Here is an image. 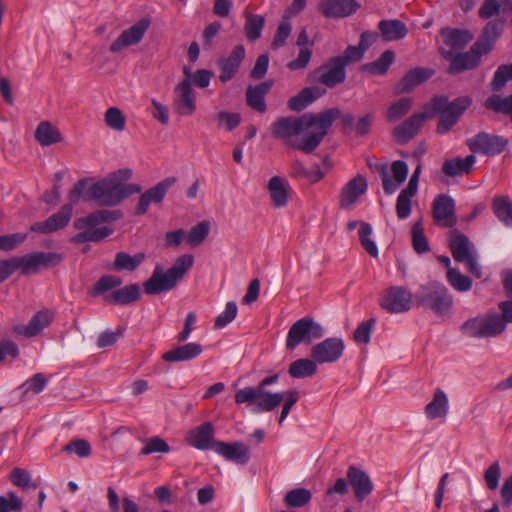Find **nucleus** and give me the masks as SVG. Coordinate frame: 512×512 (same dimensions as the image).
I'll return each instance as SVG.
<instances>
[{
  "label": "nucleus",
  "mask_w": 512,
  "mask_h": 512,
  "mask_svg": "<svg viewBox=\"0 0 512 512\" xmlns=\"http://www.w3.org/2000/svg\"><path fill=\"white\" fill-rule=\"evenodd\" d=\"M339 116V108H330L317 114L280 117L271 125V134L289 148L310 154L321 144Z\"/></svg>",
  "instance_id": "obj_1"
},
{
  "label": "nucleus",
  "mask_w": 512,
  "mask_h": 512,
  "mask_svg": "<svg viewBox=\"0 0 512 512\" xmlns=\"http://www.w3.org/2000/svg\"><path fill=\"white\" fill-rule=\"evenodd\" d=\"M132 177V170L123 168L116 170L106 177L94 181L93 178H83L74 183L69 192V200L78 203L94 201L99 206L113 207L123 200L138 194L142 188L138 184L126 183Z\"/></svg>",
  "instance_id": "obj_2"
},
{
  "label": "nucleus",
  "mask_w": 512,
  "mask_h": 512,
  "mask_svg": "<svg viewBox=\"0 0 512 512\" xmlns=\"http://www.w3.org/2000/svg\"><path fill=\"white\" fill-rule=\"evenodd\" d=\"M193 263V255L184 254L177 257L167 270L161 264H156L150 278L143 283L144 292L147 295H159L173 290L192 268Z\"/></svg>",
  "instance_id": "obj_3"
},
{
  "label": "nucleus",
  "mask_w": 512,
  "mask_h": 512,
  "mask_svg": "<svg viewBox=\"0 0 512 512\" xmlns=\"http://www.w3.org/2000/svg\"><path fill=\"white\" fill-rule=\"evenodd\" d=\"M278 374L262 379L257 386H247L235 393L237 404L247 403L253 406L256 413L270 412L283 401V393H271L266 387L277 382Z\"/></svg>",
  "instance_id": "obj_4"
},
{
  "label": "nucleus",
  "mask_w": 512,
  "mask_h": 512,
  "mask_svg": "<svg viewBox=\"0 0 512 512\" xmlns=\"http://www.w3.org/2000/svg\"><path fill=\"white\" fill-rule=\"evenodd\" d=\"M470 96H460L449 101L447 96L436 95L431 100L432 109L439 114L436 131L446 134L459 121L464 112L472 105Z\"/></svg>",
  "instance_id": "obj_5"
},
{
  "label": "nucleus",
  "mask_w": 512,
  "mask_h": 512,
  "mask_svg": "<svg viewBox=\"0 0 512 512\" xmlns=\"http://www.w3.org/2000/svg\"><path fill=\"white\" fill-rule=\"evenodd\" d=\"M417 304L433 311L438 316L447 315L453 307V296L445 285L433 281L421 286L416 295Z\"/></svg>",
  "instance_id": "obj_6"
},
{
  "label": "nucleus",
  "mask_w": 512,
  "mask_h": 512,
  "mask_svg": "<svg viewBox=\"0 0 512 512\" xmlns=\"http://www.w3.org/2000/svg\"><path fill=\"white\" fill-rule=\"evenodd\" d=\"M324 333V328L320 323L312 317H303L290 327L286 347L289 350H294L301 343L310 344L314 340L322 338Z\"/></svg>",
  "instance_id": "obj_7"
},
{
  "label": "nucleus",
  "mask_w": 512,
  "mask_h": 512,
  "mask_svg": "<svg viewBox=\"0 0 512 512\" xmlns=\"http://www.w3.org/2000/svg\"><path fill=\"white\" fill-rule=\"evenodd\" d=\"M508 143L507 138L487 132H479L466 141V145L472 153H480L486 156L501 154L507 148Z\"/></svg>",
  "instance_id": "obj_8"
},
{
  "label": "nucleus",
  "mask_w": 512,
  "mask_h": 512,
  "mask_svg": "<svg viewBox=\"0 0 512 512\" xmlns=\"http://www.w3.org/2000/svg\"><path fill=\"white\" fill-rule=\"evenodd\" d=\"M17 262V270L20 269L23 275L37 273L40 268L53 267L59 264L62 257L54 252H35L18 257L14 256Z\"/></svg>",
  "instance_id": "obj_9"
},
{
  "label": "nucleus",
  "mask_w": 512,
  "mask_h": 512,
  "mask_svg": "<svg viewBox=\"0 0 512 512\" xmlns=\"http://www.w3.org/2000/svg\"><path fill=\"white\" fill-rule=\"evenodd\" d=\"M379 303L390 313H404L412 307V294L404 287L391 286L383 292Z\"/></svg>",
  "instance_id": "obj_10"
},
{
  "label": "nucleus",
  "mask_w": 512,
  "mask_h": 512,
  "mask_svg": "<svg viewBox=\"0 0 512 512\" xmlns=\"http://www.w3.org/2000/svg\"><path fill=\"white\" fill-rule=\"evenodd\" d=\"M344 349L345 344L341 338L330 337L312 346L310 357L317 364L334 363L342 357Z\"/></svg>",
  "instance_id": "obj_11"
},
{
  "label": "nucleus",
  "mask_w": 512,
  "mask_h": 512,
  "mask_svg": "<svg viewBox=\"0 0 512 512\" xmlns=\"http://www.w3.org/2000/svg\"><path fill=\"white\" fill-rule=\"evenodd\" d=\"M176 182V177H167L158 182L155 186L149 188L144 193H142L135 207L134 214L137 216L144 215L148 211L150 204L153 203L157 205L162 203L168 190Z\"/></svg>",
  "instance_id": "obj_12"
},
{
  "label": "nucleus",
  "mask_w": 512,
  "mask_h": 512,
  "mask_svg": "<svg viewBox=\"0 0 512 512\" xmlns=\"http://www.w3.org/2000/svg\"><path fill=\"white\" fill-rule=\"evenodd\" d=\"M432 216L438 226L454 227L457 224L454 199L446 194L438 195L432 203Z\"/></svg>",
  "instance_id": "obj_13"
},
{
  "label": "nucleus",
  "mask_w": 512,
  "mask_h": 512,
  "mask_svg": "<svg viewBox=\"0 0 512 512\" xmlns=\"http://www.w3.org/2000/svg\"><path fill=\"white\" fill-rule=\"evenodd\" d=\"M314 75H318V82L333 88L342 84L346 80V68L339 58L331 57L328 61L313 71Z\"/></svg>",
  "instance_id": "obj_14"
},
{
  "label": "nucleus",
  "mask_w": 512,
  "mask_h": 512,
  "mask_svg": "<svg viewBox=\"0 0 512 512\" xmlns=\"http://www.w3.org/2000/svg\"><path fill=\"white\" fill-rule=\"evenodd\" d=\"M150 26V21L146 18L139 20L137 23L122 31L119 37L110 45L111 53H118L121 50L137 45L143 39L146 31Z\"/></svg>",
  "instance_id": "obj_15"
},
{
  "label": "nucleus",
  "mask_w": 512,
  "mask_h": 512,
  "mask_svg": "<svg viewBox=\"0 0 512 512\" xmlns=\"http://www.w3.org/2000/svg\"><path fill=\"white\" fill-rule=\"evenodd\" d=\"M245 56L244 46L236 45L229 56H221L217 59L216 64L220 71L219 80L222 83H226L236 76Z\"/></svg>",
  "instance_id": "obj_16"
},
{
  "label": "nucleus",
  "mask_w": 512,
  "mask_h": 512,
  "mask_svg": "<svg viewBox=\"0 0 512 512\" xmlns=\"http://www.w3.org/2000/svg\"><path fill=\"white\" fill-rule=\"evenodd\" d=\"M73 214L71 204L63 205L60 210L45 221L35 222L30 230L37 233L49 234L67 226Z\"/></svg>",
  "instance_id": "obj_17"
},
{
  "label": "nucleus",
  "mask_w": 512,
  "mask_h": 512,
  "mask_svg": "<svg viewBox=\"0 0 512 512\" xmlns=\"http://www.w3.org/2000/svg\"><path fill=\"white\" fill-rule=\"evenodd\" d=\"M425 113H414L393 129L396 143L404 145L412 140L420 131L426 120Z\"/></svg>",
  "instance_id": "obj_18"
},
{
  "label": "nucleus",
  "mask_w": 512,
  "mask_h": 512,
  "mask_svg": "<svg viewBox=\"0 0 512 512\" xmlns=\"http://www.w3.org/2000/svg\"><path fill=\"white\" fill-rule=\"evenodd\" d=\"M367 187V179L361 174L350 179L340 192V208L351 209L359 197L366 192Z\"/></svg>",
  "instance_id": "obj_19"
},
{
  "label": "nucleus",
  "mask_w": 512,
  "mask_h": 512,
  "mask_svg": "<svg viewBox=\"0 0 512 512\" xmlns=\"http://www.w3.org/2000/svg\"><path fill=\"white\" fill-rule=\"evenodd\" d=\"M212 449L226 460L240 465L247 464L250 459V450L248 446L242 442L227 443L216 441Z\"/></svg>",
  "instance_id": "obj_20"
},
{
  "label": "nucleus",
  "mask_w": 512,
  "mask_h": 512,
  "mask_svg": "<svg viewBox=\"0 0 512 512\" xmlns=\"http://www.w3.org/2000/svg\"><path fill=\"white\" fill-rule=\"evenodd\" d=\"M464 335L473 338H490L498 336L497 330L489 314L484 318H471L461 325Z\"/></svg>",
  "instance_id": "obj_21"
},
{
  "label": "nucleus",
  "mask_w": 512,
  "mask_h": 512,
  "mask_svg": "<svg viewBox=\"0 0 512 512\" xmlns=\"http://www.w3.org/2000/svg\"><path fill=\"white\" fill-rule=\"evenodd\" d=\"M448 245L454 260L459 263L476 253L474 244L457 229L450 231Z\"/></svg>",
  "instance_id": "obj_22"
},
{
  "label": "nucleus",
  "mask_w": 512,
  "mask_h": 512,
  "mask_svg": "<svg viewBox=\"0 0 512 512\" xmlns=\"http://www.w3.org/2000/svg\"><path fill=\"white\" fill-rule=\"evenodd\" d=\"M174 92L176 94L174 99L176 112L182 116L192 115L196 110L192 86L187 81H181L176 85Z\"/></svg>",
  "instance_id": "obj_23"
},
{
  "label": "nucleus",
  "mask_w": 512,
  "mask_h": 512,
  "mask_svg": "<svg viewBox=\"0 0 512 512\" xmlns=\"http://www.w3.org/2000/svg\"><path fill=\"white\" fill-rule=\"evenodd\" d=\"M347 479L353 488L355 498L358 502H362L374 489L369 475L355 466L348 467Z\"/></svg>",
  "instance_id": "obj_24"
},
{
  "label": "nucleus",
  "mask_w": 512,
  "mask_h": 512,
  "mask_svg": "<svg viewBox=\"0 0 512 512\" xmlns=\"http://www.w3.org/2000/svg\"><path fill=\"white\" fill-rule=\"evenodd\" d=\"M484 53L473 44L469 51L456 54L450 62L448 73L456 75L479 66Z\"/></svg>",
  "instance_id": "obj_25"
},
{
  "label": "nucleus",
  "mask_w": 512,
  "mask_h": 512,
  "mask_svg": "<svg viewBox=\"0 0 512 512\" xmlns=\"http://www.w3.org/2000/svg\"><path fill=\"white\" fill-rule=\"evenodd\" d=\"M360 4L356 0H323L319 11L327 18H344L355 13Z\"/></svg>",
  "instance_id": "obj_26"
},
{
  "label": "nucleus",
  "mask_w": 512,
  "mask_h": 512,
  "mask_svg": "<svg viewBox=\"0 0 512 512\" xmlns=\"http://www.w3.org/2000/svg\"><path fill=\"white\" fill-rule=\"evenodd\" d=\"M187 442L192 447L199 450L212 449L216 442L214 440V426L210 422H205L200 426L188 432Z\"/></svg>",
  "instance_id": "obj_27"
},
{
  "label": "nucleus",
  "mask_w": 512,
  "mask_h": 512,
  "mask_svg": "<svg viewBox=\"0 0 512 512\" xmlns=\"http://www.w3.org/2000/svg\"><path fill=\"white\" fill-rule=\"evenodd\" d=\"M503 32V21L502 20H491L485 25L482 34L474 43L475 48H479L482 53H489L497 39Z\"/></svg>",
  "instance_id": "obj_28"
},
{
  "label": "nucleus",
  "mask_w": 512,
  "mask_h": 512,
  "mask_svg": "<svg viewBox=\"0 0 512 512\" xmlns=\"http://www.w3.org/2000/svg\"><path fill=\"white\" fill-rule=\"evenodd\" d=\"M123 217L120 210H97L86 217L78 218L74 221V227L78 230H83L86 227H94L101 223H109L116 221Z\"/></svg>",
  "instance_id": "obj_29"
},
{
  "label": "nucleus",
  "mask_w": 512,
  "mask_h": 512,
  "mask_svg": "<svg viewBox=\"0 0 512 512\" xmlns=\"http://www.w3.org/2000/svg\"><path fill=\"white\" fill-rule=\"evenodd\" d=\"M202 352L201 344L190 342L163 353L161 358L166 362H186L197 358Z\"/></svg>",
  "instance_id": "obj_30"
},
{
  "label": "nucleus",
  "mask_w": 512,
  "mask_h": 512,
  "mask_svg": "<svg viewBox=\"0 0 512 512\" xmlns=\"http://www.w3.org/2000/svg\"><path fill=\"white\" fill-rule=\"evenodd\" d=\"M267 189L274 208H283L288 203L290 186L285 178L273 176L267 184Z\"/></svg>",
  "instance_id": "obj_31"
},
{
  "label": "nucleus",
  "mask_w": 512,
  "mask_h": 512,
  "mask_svg": "<svg viewBox=\"0 0 512 512\" xmlns=\"http://www.w3.org/2000/svg\"><path fill=\"white\" fill-rule=\"evenodd\" d=\"M325 93L326 89L319 86L305 87L297 95L288 100L287 106L291 111H302Z\"/></svg>",
  "instance_id": "obj_32"
},
{
  "label": "nucleus",
  "mask_w": 512,
  "mask_h": 512,
  "mask_svg": "<svg viewBox=\"0 0 512 512\" xmlns=\"http://www.w3.org/2000/svg\"><path fill=\"white\" fill-rule=\"evenodd\" d=\"M273 85L271 80L261 82L255 86H248L246 89V101L253 110L264 113L267 109L265 95L269 93Z\"/></svg>",
  "instance_id": "obj_33"
},
{
  "label": "nucleus",
  "mask_w": 512,
  "mask_h": 512,
  "mask_svg": "<svg viewBox=\"0 0 512 512\" xmlns=\"http://www.w3.org/2000/svg\"><path fill=\"white\" fill-rule=\"evenodd\" d=\"M141 292L138 284H128L108 294L103 299L112 305H129L140 299Z\"/></svg>",
  "instance_id": "obj_34"
},
{
  "label": "nucleus",
  "mask_w": 512,
  "mask_h": 512,
  "mask_svg": "<svg viewBox=\"0 0 512 512\" xmlns=\"http://www.w3.org/2000/svg\"><path fill=\"white\" fill-rule=\"evenodd\" d=\"M425 415L428 419H445L449 411L447 394L440 388H436L432 400L425 406Z\"/></svg>",
  "instance_id": "obj_35"
},
{
  "label": "nucleus",
  "mask_w": 512,
  "mask_h": 512,
  "mask_svg": "<svg viewBox=\"0 0 512 512\" xmlns=\"http://www.w3.org/2000/svg\"><path fill=\"white\" fill-rule=\"evenodd\" d=\"M145 259L146 254L144 252H138L134 255H130L127 252L120 251L115 254L110 270L115 272H133L138 269Z\"/></svg>",
  "instance_id": "obj_36"
},
{
  "label": "nucleus",
  "mask_w": 512,
  "mask_h": 512,
  "mask_svg": "<svg viewBox=\"0 0 512 512\" xmlns=\"http://www.w3.org/2000/svg\"><path fill=\"white\" fill-rule=\"evenodd\" d=\"M432 74V71L421 67L409 70L397 84V93H408L412 91L416 86L428 80Z\"/></svg>",
  "instance_id": "obj_37"
},
{
  "label": "nucleus",
  "mask_w": 512,
  "mask_h": 512,
  "mask_svg": "<svg viewBox=\"0 0 512 512\" xmlns=\"http://www.w3.org/2000/svg\"><path fill=\"white\" fill-rule=\"evenodd\" d=\"M51 317L48 312H37L28 322V324L15 325L13 330L16 334L32 337L40 333L46 326L49 325Z\"/></svg>",
  "instance_id": "obj_38"
},
{
  "label": "nucleus",
  "mask_w": 512,
  "mask_h": 512,
  "mask_svg": "<svg viewBox=\"0 0 512 512\" xmlns=\"http://www.w3.org/2000/svg\"><path fill=\"white\" fill-rule=\"evenodd\" d=\"M34 137L41 146H50L63 140L59 129L50 121H41L35 129Z\"/></svg>",
  "instance_id": "obj_39"
},
{
  "label": "nucleus",
  "mask_w": 512,
  "mask_h": 512,
  "mask_svg": "<svg viewBox=\"0 0 512 512\" xmlns=\"http://www.w3.org/2000/svg\"><path fill=\"white\" fill-rule=\"evenodd\" d=\"M378 29L381 33V37L385 41H397L404 38L408 29L404 22L401 20H381L378 23Z\"/></svg>",
  "instance_id": "obj_40"
},
{
  "label": "nucleus",
  "mask_w": 512,
  "mask_h": 512,
  "mask_svg": "<svg viewBox=\"0 0 512 512\" xmlns=\"http://www.w3.org/2000/svg\"><path fill=\"white\" fill-rule=\"evenodd\" d=\"M475 161L476 158L472 154L466 156L465 158L449 159L443 163L442 172L450 177L468 174L471 171Z\"/></svg>",
  "instance_id": "obj_41"
},
{
  "label": "nucleus",
  "mask_w": 512,
  "mask_h": 512,
  "mask_svg": "<svg viewBox=\"0 0 512 512\" xmlns=\"http://www.w3.org/2000/svg\"><path fill=\"white\" fill-rule=\"evenodd\" d=\"M441 35L445 44L453 49H461L473 39V34L466 29L444 28Z\"/></svg>",
  "instance_id": "obj_42"
},
{
  "label": "nucleus",
  "mask_w": 512,
  "mask_h": 512,
  "mask_svg": "<svg viewBox=\"0 0 512 512\" xmlns=\"http://www.w3.org/2000/svg\"><path fill=\"white\" fill-rule=\"evenodd\" d=\"M496 93L485 100L484 107L495 113L509 115L512 122V93L506 97Z\"/></svg>",
  "instance_id": "obj_43"
},
{
  "label": "nucleus",
  "mask_w": 512,
  "mask_h": 512,
  "mask_svg": "<svg viewBox=\"0 0 512 512\" xmlns=\"http://www.w3.org/2000/svg\"><path fill=\"white\" fill-rule=\"evenodd\" d=\"M501 314L489 313L498 335L502 334L508 323L512 324V299L501 301L498 304Z\"/></svg>",
  "instance_id": "obj_44"
},
{
  "label": "nucleus",
  "mask_w": 512,
  "mask_h": 512,
  "mask_svg": "<svg viewBox=\"0 0 512 512\" xmlns=\"http://www.w3.org/2000/svg\"><path fill=\"white\" fill-rule=\"evenodd\" d=\"M317 372V362L315 360L301 358L293 361L288 369V373L292 378L311 377Z\"/></svg>",
  "instance_id": "obj_45"
},
{
  "label": "nucleus",
  "mask_w": 512,
  "mask_h": 512,
  "mask_svg": "<svg viewBox=\"0 0 512 512\" xmlns=\"http://www.w3.org/2000/svg\"><path fill=\"white\" fill-rule=\"evenodd\" d=\"M394 60L395 53L392 50H386L376 61L362 65L361 70L373 75H384L393 64Z\"/></svg>",
  "instance_id": "obj_46"
},
{
  "label": "nucleus",
  "mask_w": 512,
  "mask_h": 512,
  "mask_svg": "<svg viewBox=\"0 0 512 512\" xmlns=\"http://www.w3.org/2000/svg\"><path fill=\"white\" fill-rule=\"evenodd\" d=\"M492 209L496 217L505 225L512 224V201L507 196L493 199Z\"/></svg>",
  "instance_id": "obj_47"
},
{
  "label": "nucleus",
  "mask_w": 512,
  "mask_h": 512,
  "mask_svg": "<svg viewBox=\"0 0 512 512\" xmlns=\"http://www.w3.org/2000/svg\"><path fill=\"white\" fill-rule=\"evenodd\" d=\"M265 25V19L258 14H247L244 31L249 41H256L260 38L261 32Z\"/></svg>",
  "instance_id": "obj_48"
},
{
  "label": "nucleus",
  "mask_w": 512,
  "mask_h": 512,
  "mask_svg": "<svg viewBox=\"0 0 512 512\" xmlns=\"http://www.w3.org/2000/svg\"><path fill=\"white\" fill-rule=\"evenodd\" d=\"M413 99L404 97L397 102L392 103L386 112V119L388 122H396L404 117L412 108Z\"/></svg>",
  "instance_id": "obj_49"
},
{
  "label": "nucleus",
  "mask_w": 512,
  "mask_h": 512,
  "mask_svg": "<svg viewBox=\"0 0 512 512\" xmlns=\"http://www.w3.org/2000/svg\"><path fill=\"white\" fill-rule=\"evenodd\" d=\"M209 232L210 223L207 220H203L189 230L186 242L191 247H197L208 237Z\"/></svg>",
  "instance_id": "obj_50"
},
{
  "label": "nucleus",
  "mask_w": 512,
  "mask_h": 512,
  "mask_svg": "<svg viewBox=\"0 0 512 512\" xmlns=\"http://www.w3.org/2000/svg\"><path fill=\"white\" fill-rule=\"evenodd\" d=\"M448 283L458 292H466L472 288V279L463 275L456 268H449L446 273Z\"/></svg>",
  "instance_id": "obj_51"
},
{
  "label": "nucleus",
  "mask_w": 512,
  "mask_h": 512,
  "mask_svg": "<svg viewBox=\"0 0 512 512\" xmlns=\"http://www.w3.org/2000/svg\"><path fill=\"white\" fill-rule=\"evenodd\" d=\"M508 81H512V63L498 66L490 82V89L493 92H499Z\"/></svg>",
  "instance_id": "obj_52"
},
{
  "label": "nucleus",
  "mask_w": 512,
  "mask_h": 512,
  "mask_svg": "<svg viewBox=\"0 0 512 512\" xmlns=\"http://www.w3.org/2000/svg\"><path fill=\"white\" fill-rule=\"evenodd\" d=\"M311 497V492L308 489L295 488L286 493L284 503L288 507H303L311 500Z\"/></svg>",
  "instance_id": "obj_53"
},
{
  "label": "nucleus",
  "mask_w": 512,
  "mask_h": 512,
  "mask_svg": "<svg viewBox=\"0 0 512 512\" xmlns=\"http://www.w3.org/2000/svg\"><path fill=\"white\" fill-rule=\"evenodd\" d=\"M106 126L114 131L121 132L126 126V117L118 107H109L104 114Z\"/></svg>",
  "instance_id": "obj_54"
},
{
  "label": "nucleus",
  "mask_w": 512,
  "mask_h": 512,
  "mask_svg": "<svg viewBox=\"0 0 512 512\" xmlns=\"http://www.w3.org/2000/svg\"><path fill=\"white\" fill-rule=\"evenodd\" d=\"M412 246L418 254L427 253L430 251L428 239L425 236L424 228L420 221L413 224L411 229Z\"/></svg>",
  "instance_id": "obj_55"
},
{
  "label": "nucleus",
  "mask_w": 512,
  "mask_h": 512,
  "mask_svg": "<svg viewBox=\"0 0 512 512\" xmlns=\"http://www.w3.org/2000/svg\"><path fill=\"white\" fill-rule=\"evenodd\" d=\"M372 227L367 222L360 223L359 240L365 251L372 257H378V248L376 243L370 238Z\"/></svg>",
  "instance_id": "obj_56"
},
{
  "label": "nucleus",
  "mask_w": 512,
  "mask_h": 512,
  "mask_svg": "<svg viewBox=\"0 0 512 512\" xmlns=\"http://www.w3.org/2000/svg\"><path fill=\"white\" fill-rule=\"evenodd\" d=\"M122 284V279L115 275H104L99 278V280L93 286L91 294L93 296H99L104 294L107 291L115 289Z\"/></svg>",
  "instance_id": "obj_57"
},
{
  "label": "nucleus",
  "mask_w": 512,
  "mask_h": 512,
  "mask_svg": "<svg viewBox=\"0 0 512 512\" xmlns=\"http://www.w3.org/2000/svg\"><path fill=\"white\" fill-rule=\"evenodd\" d=\"M416 195L414 192L402 189L396 201V214L399 219H406L412 211L411 199Z\"/></svg>",
  "instance_id": "obj_58"
},
{
  "label": "nucleus",
  "mask_w": 512,
  "mask_h": 512,
  "mask_svg": "<svg viewBox=\"0 0 512 512\" xmlns=\"http://www.w3.org/2000/svg\"><path fill=\"white\" fill-rule=\"evenodd\" d=\"M10 481L22 489L32 488L36 489L38 485L31 481V474L29 471L22 468H14L9 477Z\"/></svg>",
  "instance_id": "obj_59"
},
{
  "label": "nucleus",
  "mask_w": 512,
  "mask_h": 512,
  "mask_svg": "<svg viewBox=\"0 0 512 512\" xmlns=\"http://www.w3.org/2000/svg\"><path fill=\"white\" fill-rule=\"evenodd\" d=\"M375 319L370 318L361 322L353 333V339L359 344H367L370 341L371 332L375 325Z\"/></svg>",
  "instance_id": "obj_60"
},
{
  "label": "nucleus",
  "mask_w": 512,
  "mask_h": 512,
  "mask_svg": "<svg viewBox=\"0 0 512 512\" xmlns=\"http://www.w3.org/2000/svg\"><path fill=\"white\" fill-rule=\"evenodd\" d=\"M364 54L365 51L363 47H360L359 45H349L342 55L335 56V58H339L340 62H342L343 66L346 68L349 64L360 61Z\"/></svg>",
  "instance_id": "obj_61"
},
{
  "label": "nucleus",
  "mask_w": 512,
  "mask_h": 512,
  "mask_svg": "<svg viewBox=\"0 0 512 512\" xmlns=\"http://www.w3.org/2000/svg\"><path fill=\"white\" fill-rule=\"evenodd\" d=\"M214 119L218 121L219 126L224 124L228 131L234 130L241 122L240 114L227 111L216 113Z\"/></svg>",
  "instance_id": "obj_62"
},
{
  "label": "nucleus",
  "mask_w": 512,
  "mask_h": 512,
  "mask_svg": "<svg viewBox=\"0 0 512 512\" xmlns=\"http://www.w3.org/2000/svg\"><path fill=\"white\" fill-rule=\"evenodd\" d=\"M169 445L162 438L155 436L150 438L145 447L141 450L140 455H149L152 453H168Z\"/></svg>",
  "instance_id": "obj_63"
},
{
  "label": "nucleus",
  "mask_w": 512,
  "mask_h": 512,
  "mask_svg": "<svg viewBox=\"0 0 512 512\" xmlns=\"http://www.w3.org/2000/svg\"><path fill=\"white\" fill-rule=\"evenodd\" d=\"M63 451L67 453H76L79 457H88L91 454V446L88 441L84 439H75L70 441L63 447Z\"/></svg>",
  "instance_id": "obj_64"
}]
</instances>
